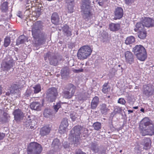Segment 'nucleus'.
Listing matches in <instances>:
<instances>
[{"mask_svg": "<svg viewBox=\"0 0 154 154\" xmlns=\"http://www.w3.org/2000/svg\"><path fill=\"white\" fill-rule=\"evenodd\" d=\"M42 25L38 21L33 24L32 29V35L33 38L38 41V44H43L45 42V34L42 31Z\"/></svg>", "mask_w": 154, "mask_h": 154, "instance_id": "f257e3e1", "label": "nucleus"}, {"mask_svg": "<svg viewBox=\"0 0 154 154\" xmlns=\"http://www.w3.org/2000/svg\"><path fill=\"white\" fill-rule=\"evenodd\" d=\"M83 127L80 126H75L71 131V134L69 135V140L72 143L76 146L79 143V140L80 139V134L82 132Z\"/></svg>", "mask_w": 154, "mask_h": 154, "instance_id": "f03ea898", "label": "nucleus"}, {"mask_svg": "<svg viewBox=\"0 0 154 154\" xmlns=\"http://www.w3.org/2000/svg\"><path fill=\"white\" fill-rule=\"evenodd\" d=\"M92 50L90 47L88 45H85L81 47L79 49L77 56L78 58L81 60L87 59L91 54Z\"/></svg>", "mask_w": 154, "mask_h": 154, "instance_id": "7ed1b4c3", "label": "nucleus"}, {"mask_svg": "<svg viewBox=\"0 0 154 154\" xmlns=\"http://www.w3.org/2000/svg\"><path fill=\"white\" fill-rule=\"evenodd\" d=\"M42 147L39 144L36 142H31L28 146V154H39L42 151Z\"/></svg>", "mask_w": 154, "mask_h": 154, "instance_id": "20e7f679", "label": "nucleus"}, {"mask_svg": "<svg viewBox=\"0 0 154 154\" xmlns=\"http://www.w3.org/2000/svg\"><path fill=\"white\" fill-rule=\"evenodd\" d=\"M82 2L81 9L84 14L83 16L84 18H87L91 15L89 5L90 1L89 0H83Z\"/></svg>", "mask_w": 154, "mask_h": 154, "instance_id": "39448f33", "label": "nucleus"}, {"mask_svg": "<svg viewBox=\"0 0 154 154\" xmlns=\"http://www.w3.org/2000/svg\"><path fill=\"white\" fill-rule=\"evenodd\" d=\"M47 94L48 100L51 102H53L58 94L57 90L54 88H50L47 91Z\"/></svg>", "mask_w": 154, "mask_h": 154, "instance_id": "423d86ee", "label": "nucleus"}, {"mask_svg": "<svg viewBox=\"0 0 154 154\" xmlns=\"http://www.w3.org/2000/svg\"><path fill=\"white\" fill-rule=\"evenodd\" d=\"M68 125L67 119H64L60 126L59 129V132L61 134L65 133L68 131L67 127Z\"/></svg>", "mask_w": 154, "mask_h": 154, "instance_id": "0eeeda50", "label": "nucleus"}, {"mask_svg": "<svg viewBox=\"0 0 154 154\" xmlns=\"http://www.w3.org/2000/svg\"><path fill=\"white\" fill-rule=\"evenodd\" d=\"M146 128H144L140 130V132L143 136L146 135H152L154 133V129L153 125H151Z\"/></svg>", "mask_w": 154, "mask_h": 154, "instance_id": "6e6552de", "label": "nucleus"}, {"mask_svg": "<svg viewBox=\"0 0 154 154\" xmlns=\"http://www.w3.org/2000/svg\"><path fill=\"white\" fill-rule=\"evenodd\" d=\"M154 86L151 84L143 86V94L146 96H149L152 94L153 93Z\"/></svg>", "mask_w": 154, "mask_h": 154, "instance_id": "1a4fd4ad", "label": "nucleus"}, {"mask_svg": "<svg viewBox=\"0 0 154 154\" xmlns=\"http://www.w3.org/2000/svg\"><path fill=\"white\" fill-rule=\"evenodd\" d=\"M70 88L68 91L63 92V96L66 98H69L74 94L75 91V87L72 85H70Z\"/></svg>", "mask_w": 154, "mask_h": 154, "instance_id": "9d476101", "label": "nucleus"}, {"mask_svg": "<svg viewBox=\"0 0 154 154\" xmlns=\"http://www.w3.org/2000/svg\"><path fill=\"white\" fill-rule=\"evenodd\" d=\"M14 64L13 60L10 58L9 61L3 62L2 64V67L4 70L8 71L12 68L14 65Z\"/></svg>", "mask_w": 154, "mask_h": 154, "instance_id": "9b49d317", "label": "nucleus"}, {"mask_svg": "<svg viewBox=\"0 0 154 154\" xmlns=\"http://www.w3.org/2000/svg\"><path fill=\"white\" fill-rule=\"evenodd\" d=\"M123 15V9L120 7H118L115 9L114 11V19L115 20L121 19Z\"/></svg>", "mask_w": 154, "mask_h": 154, "instance_id": "f8f14e48", "label": "nucleus"}, {"mask_svg": "<svg viewBox=\"0 0 154 154\" xmlns=\"http://www.w3.org/2000/svg\"><path fill=\"white\" fill-rule=\"evenodd\" d=\"M151 125H152L150 122L149 119L147 117L145 118L141 121L140 125V129L148 128Z\"/></svg>", "mask_w": 154, "mask_h": 154, "instance_id": "ddd939ff", "label": "nucleus"}, {"mask_svg": "<svg viewBox=\"0 0 154 154\" xmlns=\"http://www.w3.org/2000/svg\"><path fill=\"white\" fill-rule=\"evenodd\" d=\"M124 55L127 62L130 64H131L133 62V55L131 52L127 51L125 52Z\"/></svg>", "mask_w": 154, "mask_h": 154, "instance_id": "4468645a", "label": "nucleus"}, {"mask_svg": "<svg viewBox=\"0 0 154 154\" xmlns=\"http://www.w3.org/2000/svg\"><path fill=\"white\" fill-rule=\"evenodd\" d=\"M142 144L143 146V149L145 150L149 149L151 146V142L149 138H145L142 141Z\"/></svg>", "mask_w": 154, "mask_h": 154, "instance_id": "2eb2a0df", "label": "nucleus"}, {"mask_svg": "<svg viewBox=\"0 0 154 154\" xmlns=\"http://www.w3.org/2000/svg\"><path fill=\"white\" fill-rule=\"evenodd\" d=\"M14 115L15 120L16 121L20 120L23 116V112L19 109L15 110L14 112Z\"/></svg>", "mask_w": 154, "mask_h": 154, "instance_id": "dca6fc26", "label": "nucleus"}, {"mask_svg": "<svg viewBox=\"0 0 154 154\" xmlns=\"http://www.w3.org/2000/svg\"><path fill=\"white\" fill-rule=\"evenodd\" d=\"M30 106L32 109L38 111L41 110L42 104L38 102H34L30 104Z\"/></svg>", "mask_w": 154, "mask_h": 154, "instance_id": "f3484780", "label": "nucleus"}, {"mask_svg": "<svg viewBox=\"0 0 154 154\" xmlns=\"http://www.w3.org/2000/svg\"><path fill=\"white\" fill-rule=\"evenodd\" d=\"M51 128L48 125L42 127L40 131V134L42 136H45L48 134L50 132Z\"/></svg>", "mask_w": 154, "mask_h": 154, "instance_id": "a211bd4d", "label": "nucleus"}, {"mask_svg": "<svg viewBox=\"0 0 154 154\" xmlns=\"http://www.w3.org/2000/svg\"><path fill=\"white\" fill-rule=\"evenodd\" d=\"M146 50L145 49L143 51H141L140 53L136 55V56L137 59L139 60L142 61H143L145 60L146 57Z\"/></svg>", "mask_w": 154, "mask_h": 154, "instance_id": "6ab92c4d", "label": "nucleus"}, {"mask_svg": "<svg viewBox=\"0 0 154 154\" xmlns=\"http://www.w3.org/2000/svg\"><path fill=\"white\" fill-rule=\"evenodd\" d=\"M145 49L141 45H137L133 48L132 51L134 53L135 55L143 51Z\"/></svg>", "mask_w": 154, "mask_h": 154, "instance_id": "aec40b11", "label": "nucleus"}, {"mask_svg": "<svg viewBox=\"0 0 154 154\" xmlns=\"http://www.w3.org/2000/svg\"><path fill=\"white\" fill-rule=\"evenodd\" d=\"M141 21L144 26L147 27H150L151 25L149 24V22L151 21V18L146 17H142L141 19Z\"/></svg>", "mask_w": 154, "mask_h": 154, "instance_id": "412c9836", "label": "nucleus"}, {"mask_svg": "<svg viewBox=\"0 0 154 154\" xmlns=\"http://www.w3.org/2000/svg\"><path fill=\"white\" fill-rule=\"evenodd\" d=\"M51 55V53L50 52L48 53L44 57V58L45 60H46L47 58H48L50 60V63L51 64L53 65L54 66H56L57 64L58 61L56 59H52L50 60V56Z\"/></svg>", "mask_w": 154, "mask_h": 154, "instance_id": "4be33fe9", "label": "nucleus"}, {"mask_svg": "<svg viewBox=\"0 0 154 154\" xmlns=\"http://www.w3.org/2000/svg\"><path fill=\"white\" fill-rule=\"evenodd\" d=\"M134 29L135 32H139L145 29L144 25L142 23L138 22L136 24Z\"/></svg>", "mask_w": 154, "mask_h": 154, "instance_id": "5701e85b", "label": "nucleus"}, {"mask_svg": "<svg viewBox=\"0 0 154 154\" xmlns=\"http://www.w3.org/2000/svg\"><path fill=\"white\" fill-rule=\"evenodd\" d=\"M59 21V18L58 14L56 13H54L51 16V21L54 24H57Z\"/></svg>", "mask_w": 154, "mask_h": 154, "instance_id": "b1692460", "label": "nucleus"}, {"mask_svg": "<svg viewBox=\"0 0 154 154\" xmlns=\"http://www.w3.org/2000/svg\"><path fill=\"white\" fill-rule=\"evenodd\" d=\"M74 0H66V2L68 5V9L69 11L71 13L73 11V4Z\"/></svg>", "mask_w": 154, "mask_h": 154, "instance_id": "393cba45", "label": "nucleus"}, {"mask_svg": "<svg viewBox=\"0 0 154 154\" xmlns=\"http://www.w3.org/2000/svg\"><path fill=\"white\" fill-rule=\"evenodd\" d=\"M99 99L97 97H95L92 100L91 104V106L92 109L96 108L98 103Z\"/></svg>", "mask_w": 154, "mask_h": 154, "instance_id": "a878e982", "label": "nucleus"}, {"mask_svg": "<svg viewBox=\"0 0 154 154\" xmlns=\"http://www.w3.org/2000/svg\"><path fill=\"white\" fill-rule=\"evenodd\" d=\"M63 31L67 35L69 36L71 35V32L68 26L65 25L62 27Z\"/></svg>", "mask_w": 154, "mask_h": 154, "instance_id": "bb28decb", "label": "nucleus"}, {"mask_svg": "<svg viewBox=\"0 0 154 154\" xmlns=\"http://www.w3.org/2000/svg\"><path fill=\"white\" fill-rule=\"evenodd\" d=\"M36 124V121L34 120L28 119L27 120L26 125L30 127L31 129L35 128L36 127L35 125Z\"/></svg>", "mask_w": 154, "mask_h": 154, "instance_id": "cd10ccee", "label": "nucleus"}, {"mask_svg": "<svg viewBox=\"0 0 154 154\" xmlns=\"http://www.w3.org/2000/svg\"><path fill=\"white\" fill-rule=\"evenodd\" d=\"M60 143L59 139H54L52 144V147L55 149H57L59 148Z\"/></svg>", "mask_w": 154, "mask_h": 154, "instance_id": "c85d7f7f", "label": "nucleus"}, {"mask_svg": "<svg viewBox=\"0 0 154 154\" xmlns=\"http://www.w3.org/2000/svg\"><path fill=\"white\" fill-rule=\"evenodd\" d=\"M109 27L111 30L116 31L118 30L120 28V26L119 24L112 23L109 25Z\"/></svg>", "mask_w": 154, "mask_h": 154, "instance_id": "c756f323", "label": "nucleus"}, {"mask_svg": "<svg viewBox=\"0 0 154 154\" xmlns=\"http://www.w3.org/2000/svg\"><path fill=\"white\" fill-rule=\"evenodd\" d=\"M135 38L134 36H130L127 37L125 41V43L127 45H129L134 42Z\"/></svg>", "mask_w": 154, "mask_h": 154, "instance_id": "7c9ffc66", "label": "nucleus"}, {"mask_svg": "<svg viewBox=\"0 0 154 154\" xmlns=\"http://www.w3.org/2000/svg\"><path fill=\"white\" fill-rule=\"evenodd\" d=\"M137 32L138 33V36L140 39H143L146 37V32L145 29Z\"/></svg>", "mask_w": 154, "mask_h": 154, "instance_id": "2f4dec72", "label": "nucleus"}, {"mask_svg": "<svg viewBox=\"0 0 154 154\" xmlns=\"http://www.w3.org/2000/svg\"><path fill=\"white\" fill-rule=\"evenodd\" d=\"M26 38L24 35H22L19 37L17 41L18 45L23 43L26 40Z\"/></svg>", "mask_w": 154, "mask_h": 154, "instance_id": "473e14b6", "label": "nucleus"}, {"mask_svg": "<svg viewBox=\"0 0 154 154\" xmlns=\"http://www.w3.org/2000/svg\"><path fill=\"white\" fill-rule=\"evenodd\" d=\"M100 110L101 112L103 114H106L108 110L106 104H102L100 105Z\"/></svg>", "mask_w": 154, "mask_h": 154, "instance_id": "72a5a7b5", "label": "nucleus"}, {"mask_svg": "<svg viewBox=\"0 0 154 154\" xmlns=\"http://www.w3.org/2000/svg\"><path fill=\"white\" fill-rule=\"evenodd\" d=\"M90 147L91 149L95 152H97L99 151L98 146L96 144H92Z\"/></svg>", "mask_w": 154, "mask_h": 154, "instance_id": "f704fd0d", "label": "nucleus"}, {"mask_svg": "<svg viewBox=\"0 0 154 154\" xmlns=\"http://www.w3.org/2000/svg\"><path fill=\"white\" fill-rule=\"evenodd\" d=\"M70 117L73 121L76 120L80 118L79 116H78L75 112H73L71 113Z\"/></svg>", "mask_w": 154, "mask_h": 154, "instance_id": "c9c22d12", "label": "nucleus"}, {"mask_svg": "<svg viewBox=\"0 0 154 154\" xmlns=\"http://www.w3.org/2000/svg\"><path fill=\"white\" fill-rule=\"evenodd\" d=\"M34 93L37 94L41 91V87L39 84H37L33 87Z\"/></svg>", "mask_w": 154, "mask_h": 154, "instance_id": "e433bc0d", "label": "nucleus"}, {"mask_svg": "<svg viewBox=\"0 0 154 154\" xmlns=\"http://www.w3.org/2000/svg\"><path fill=\"white\" fill-rule=\"evenodd\" d=\"M110 90V88L107 85V84H105L103 86L102 91L104 93H106Z\"/></svg>", "mask_w": 154, "mask_h": 154, "instance_id": "4c0bfd02", "label": "nucleus"}, {"mask_svg": "<svg viewBox=\"0 0 154 154\" xmlns=\"http://www.w3.org/2000/svg\"><path fill=\"white\" fill-rule=\"evenodd\" d=\"M43 115L46 117L50 116L51 115V111L50 109H45L44 111Z\"/></svg>", "mask_w": 154, "mask_h": 154, "instance_id": "58836bf2", "label": "nucleus"}, {"mask_svg": "<svg viewBox=\"0 0 154 154\" xmlns=\"http://www.w3.org/2000/svg\"><path fill=\"white\" fill-rule=\"evenodd\" d=\"M93 126L95 130H98L101 128V124L99 122H96L94 124Z\"/></svg>", "mask_w": 154, "mask_h": 154, "instance_id": "ea45409f", "label": "nucleus"}, {"mask_svg": "<svg viewBox=\"0 0 154 154\" xmlns=\"http://www.w3.org/2000/svg\"><path fill=\"white\" fill-rule=\"evenodd\" d=\"M61 103L60 102H58L56 105L54 106V109L55 112H57L58 110L61 107Z\"/></svg>", "mask_w": 154, "mask_h": 154, "instance_id": "a19ab883", "label": "nucleus"}, {"mask_svg": "<svg viewBox=\"0 0 154 154\" xmlns=\"http://www.w3.org/2000/svg\"><path fill=\"white\" fill-rule=\"evenodd\" d=\"M10 43V39L9 37H6L4 41V45L5 47H7L9 45Z\"/></svg>", "mask_w": 154, "mask_h": 154, "instance_id": "79ce46f5", "label": "nucleus"}, {"mask_svg": "<svg viewBox=\"0 0 154 154\" xmlns=\"http://www.w3.org/2000/svg\"><path fill=\"white\" fill-rule=\"evenodd\" d=\"M8 9V3L5 2L3 3L2 5V9L3 11H5Z\"/></svg>", "mask_w": 154, "mask_h": 154, "instance_id": "37998d69", "label": "nucleus"}, {"mask_svg": "<svg viewBox=\"0 0 154 154\" xmlns=\"http://www.w3.org/2000/svg\"><path fill=\"white\" fill-rule=\"evenodd\" d=\"M118 103L122 104H124L125 103V101L124 98H120L118 100Z\"/></svg>", "mask_w": 154, "mask_h": 154, "instance_id": "c03bdc74", "label": "nucleus"}, {"mask_svg": "<svg viewBox=\"0 0 154 154\" xmlns=\"http://www.w3.org/2000/svg\"><path fill=\"white\" fill-rule=\"evenodd\" d=\"M76 154H86L85 152H82L80 149H78L75 151Z\"/></svg>", "mask_w": 154, "mask_h": 154, "instance_id": "a18cd8bd", "label": "nucleus"}, {"mask_svg": "<svg viewBox=\"0 0 154 154\" xmlns=\"http://www.w3.org/2000/svg\"><path fill=\"white\" fill-rule=\"evenodd\" d=\"M72 71L76 73H78L79 72H82L83 71V69H72Z\"/></svg>", "mask_w": 154, "mask_h": 154, "instance_id": "49530a36", "label": "nucleus"}, {"mask_svg": "<svg viewBox=\"0 0 154 154\" xmlns=\"http://www.w3.org/2000/svg\"><path fill=\"white\" fill-rule=\"evenodd\" d=\"M126 4L128 5L134 2V0H125Z\"/></svg>", "mask_w": 154, "mask_h": 154, "instance_id": "de8ad7c7", "label": "nucleus"}, {"mask_svg": "<svg viewBox=\"0 0 154 154\" xmlns=\"http://www.w3.org/2000/svg\"><path fill=\"white\" fill-rule=\"evenodd\" d=\"M149 24L151 25L150 27L154 26V20L151 18V21L149 22Z\"/></svg>", "mask_w": 154, "mask_h": 154, "instance_id": "09e8293b", "label": "nucleus"}, {"mask_svg": "<svg viewBox=\"0 0 154 154\" xmlns=\"http://www.w3.org/2000/svg\"><path fill=\"white\" fill-rule=\"evenodd\" d=\"M5 136V134L3 133H0V140L2 139Z\"/></svg>", "mask_w": 154, "mask_h": 154, "instance_id": "8fccbe9b", "label": "nucleus"}, {"mask_svg": "<svg viewBox=\"0 0 154 154\" xmlns=\"http://www.w3.org/2000/svg\"><path fill=\"white\" fill-rule=\"evenodd\" d=\"M2 87L0 86V95H1L2 94Z\"/></svg>", "mask_w": 154, "mask_h": 154, "instance_id": "3c124183", "label": "nucleus"}, {"mask_svg": "<svg viewBox=\"0 0 154 154\" xmlns=\"http://www.w3.org/2000/svg\"><path fill=\"white\" fill-rule=\"evenodd\" d=\"M128 112H130V113H132L133 112V110H128Z\"/></svg>", "mask_w": 154, "mask_h": 154, "instance_id": "603ef678", "label": "nucleus"}, {"mask_svg": "<svg viewBox=\"0 0 154 154\" xmlns=\"http://www.w3.org/2000/svg\"><path fill=\"white\" fill-rule=\"evenodd\" d=\"M140 111H141L142 112H144V109L143 108H141L140 110Z\"/></svg>", "mask_w": 154, "mask_h": 154, "instance_id": "864d4df0", "label": "nucleus"}, {"mask_svg": "<svg viewBox=\"0 0 154 154\" xmlns=\"http://www.w3.org/2000/svg\"><path fill=\"white\" fill-rule=\"evenodd\" d=\"M133 108L135 109H137L138 108V107L137 106H134V107H133Z\"/></svg>", "mask_w": 154, "mask_h": 154, "instance_id": "5fc2aeb1", "label": "nucleus"}, {"mask_svg": "<svg viewBox=\"0 0 154 154\" xmlns=\"http://www.w3.org/2000/svg\"><path fill=\"white\" fill-rule=\"evenodd\" d=\"M69 146V145H68V146H66L65 145H64V147L65 148H67V147H68V146Z\"/></svg>", "mask_w": 154, "mask_h": 154, "instance_id": "6e6d98bb", "label": "nucleus"}, {"mask_svg": "<svg viewBox=\"0 0 154 154\" xmlns=\"http://www.w3.org/2000/svg\"><path fill=\"white\" fill-rule=\"evenodd\" d=\"M10 94V93L9 92H6V95H9Z\"/></svg>", "mask_w": 154, "mask_h": 154, "instance_id": "4d7b16f0", "label": "nucleus"}, {"mask_svg": "<svg viewBox=\"0 0 154 154\" xmlns=\"http://www.w3.org/2000/svg\"><path fill=\"white\" fill-rule=\"evenodd\" d=\"M138 87H137V86H136L135 88L136 89H138Z\"/></svg>", "mask_w": 154, "mask_h": 154, "instance_id": "13d9d810", "label": "nucleus"}, {"mask_svg": "<svg viewBox=\"0 0 154 154\" xmlns=\"http://www.w3.org/2000/svg\"><path fill=\"white\" fill-rule=\"evenodd\" d=\"M63 71V69H62L61 71V73L62 75H63L62 72Z\"/></svg>", "mask_w": 154, "mask_h": 154, "instance_id": "bf43d9fd", "label": "nucleus"}, {"mask_svg": "<svg viewBox=\"0 0 154 154\" xmlns=\"http://www.w3.org/2000/svg\"><path fill=\"white\" fill-rule=\"evenodd\" d=\"M49 154H54L52 152H50L49 153Z\"/></svg>", "mask_w": 154, "mask_h": 154, "instance_id": "052dcab7", "label": "nucleus"}, {"mask_svg": "<svg viewBox=\"0 0 154 154\" xmlns=\"http://www.w3.org/2000/svg\"><path fill=\"white\" fill-rule=\"evenodd\" d=\"M17 88L15 87V88H14V89H17V87H18L17 86Z\"/></svg>", "mask_w": 154, "mask_h": 154, "instance_id": "680f3d73", "label": "nucleus"}, {"mask_svg": "<svg viewBox=\"0 0 154 154\" xmlns=\"http://www.w3.org/2000/svg\"><path fill=\"white\" fill-rule=\"evenodd\" d=\"M148 154H152V153H150V152H149L148 153Z\"/></svg>", "mask_w": 154, "mask_h": 154, "instance_id": "e2e57ef3", "label": "nucleus"}, {"mask_svg": "<svg viewBox=\"0 0 154 154\" xmlns=\"http://www.w3.org/2000/svg\"><path fill=\"white\" fill-rule=\"evenodd\" d=\"M18 16L20 17H21L20 15H19Z\"/></svg>", "mask_w": 154, "mask_h": 154, "instance_id": "0e129e2a", "label": "nucleus"}, {"mask_svg": "<svg viewBox=\"0 0 154 154\" xmlns=\"http://www.w3.org/2000/svg\"><path fill=\"white\" fill-rule=\"evenodd\" d=\"M110 97V96H108V97Z\"/></svg>", "mask_w": 154, "mask_h": 154, "instance_id": "69168bd1", "label": "nucleus"}]
</instances>
